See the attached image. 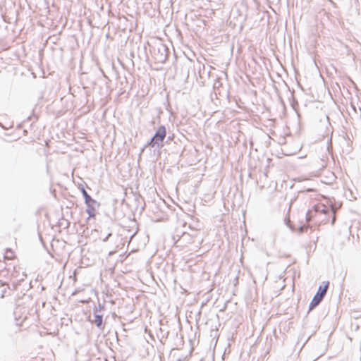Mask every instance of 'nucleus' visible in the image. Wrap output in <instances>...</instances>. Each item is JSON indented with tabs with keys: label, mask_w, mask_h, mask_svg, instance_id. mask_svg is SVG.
I'll return each instance as SVG.
<instances>
[{
	"label": "nucleus",
	"mask_w": 361,
	"mask_h": 361,
	"mask_svg": "<svg viewBox=\"0 0 361 361\" xmlns=\"http://www.w3.org/2000/svg\"><path fill=\"white\" fill-rule=\"evenodd\" d=\"M6 288H4L3 290H2V292H6Z\"/></svg>",
	"instance_id": "nucleus-10"
},
{
	"label": "nucleus",
	"mask_w": 361,
	"mask_h": 361,
	"mask_svg": "<svg viewBox=\"0 0 361 361\" xmlns=\"http://www.w3.org/2000/svg\"><path fill=\"white\" fill-rule=\"evenodd\" d=\"M329 285V281H326V282L324 281L323 282V286H320L319 287L318 291H317V294H319V295H321L322 298H323L324 296L326 293Z\"/></svg>",
	"instance_id": "nucleus-4"
},
{
	"label": "nucleus",
	"mask_w": 361,
	"mask_h": 361,
	"mask_svg": "<svg viewBox=\"0 0 361 361\" xmlns=\"http://www.w3.org/2000/svg\"><path fill=\"white\" fill-rule=\"evenodd\" d=\"M200 361H204V360L202 359V360H200Z\"/></svg>",
	"instance_id": "nucleus-11"
},
{
	"label": "nucleus",
	"mask_w": 361,
	"mask_h": 361,
	"mask_svg": "<svg viewBox=\"0 0 361 361\" xmlns=\"http://www.w3.org/2000/svg\"><path fill=\"white\" fill-rule=\"evenodd\" d=\"M329 209L323 204H317L314 205L312 209H310L306 214L307 221L311 220L317 214H326Z\"/></svg>",
	"instance_id": "nucleus-3"
},
{
	"label": "nucleus",
	"mask_w": 361,
	"mask_h": 361,
	"mask_svg": "<svg viewBox=\"0 0 361 361\" xmlns=\"http://www.w3.org/2000/svg\"><path fill=\"white\" fill-rule=\"evenodd\" d=\"M166 137V128L164 126H161L157 130L154 137L151 139L150 144L152 147L157 146L158 147L162 146V142Z\"/></svg>",
	"instance_id": "nucleus-2"
},
{
	"label": "nucleus",
	"mask_w": 361,
	"mask_h": 361,
	"mask_svg": "<svg viewBox=\"0 0 361 361\" xmlns=\"http://www.w3.org/2000/svg\"><path fill=\"white\" fill-rule=\"evenodd\" d=\"M82 193L85 198V202L87 205L86 212L89 215V218L94 217L96 214V207L99 205L96 200H93L87 192V191L82 188Z\"/></svg>",
	"instance_id": "nucleus-1"
},
{
	"label": "nucleus",
	"mask_w": 361,
	"mask_h": 361,
	"mask_svg": "<svg viewBox=\"0 0 361 361\" xmlns=\"http://www.w3.org/2000/svg\"><path fill=\"white\" fill-rule=\"evenodd\" d=\"M322 299L323 298H322L321 295H319V294H316L310 304V309L312 310L316 306H317L322 300Z\"/></svg>",
	"instance_id": "nucleus-5"
},
{
	"label": "nucleus",
	"mask_w": 361,
	"mask_h": 361,
	"mask_svg": "<svg viewBox=\"0 0 361 361\" xmlns=\"http://www.w3.org/2000/svg\"><path fill=\"white\" fill-rule=\"evenodd\" d=\"M166 59V56H164L163 59H161V61H164Z\"/></svg>",
	"instance_id": "nucleus-9"
},
{
	"label": "nucleus",
	"mask_w": 361,
	"mask_h": 361,
	"mask_svg": "<svg viewBox=\"0 0 361 361\" xmlns=\"http://www.w3.org/2000/svg\"><path fill=\"white\" fill-rule=\"evenodd\" d=\"M111 235V233H108L107 235L103 239V241H106Z\"/></svg>",
	"instance_id": "nucleus-7"
},
{
	"label": "nucleus",
	"mask_w": 361,
	"mask_h": 361,
	"mask_svg": "<svg viewBox=\"0 0 361 361\" xmlns=\"http://www.w3.org/2000/svg\"><path fill=\"white\" fill-rule=\"evenodd\" d=\"M0 286L5 287L6 285L4 283L0 281Z\"/></svg>",
	"instance_id": "nucleus-8"
},
{
	"label": "nucleus",
	"mask_w": 361,
	"mask_h": 361,
	"mask_svg": "<svg viewBox=\"0 0 361 361\" xmlns=\"http://www.w3.org/2000/svg\"><path fill=\"white\" fill-rule=\"evenodd\" d=\"M102 321H103L102 316L97 314L94 317V319L93 322L96 324V326L99 329H102L104 328L102 326Z\"/></svg>",
	"instance_id": "nucleus-6"
}]
</instances>
